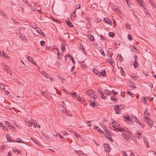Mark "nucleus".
<instances>
[{"label": "nucleus", "mask_w": 156, "mask_h": 156, "mask_svg": "<svg viewBox=\"0 0 156 156\" xmlns=\"http://www.w3.org/2000/svg\"><path fill=\"white\" fill-rule=\"evenodd\" d=\"M60 104L61 107H62V109L61 110L63 112H64L65 111H66V113L68 116H72L71 114L69 113H68L66 111V109H65L66 106L63 101H60Z\"/></svg>", "instance_id": "f257e3e1"}, {"label": "nucleus", "mask_w": 156, "mask_h": 156, "mask_svg": "<svg viewBox=\"0 0 156 156\" xmlns=\"http://www.w3.org/2000/svg\"><path fill=\"white\" fill-rule=\"evenodd\" d=\"M104 135L105 136V137L109 140L111 142H113V140L111 138V136L110 134L109 131L105 132L104 133Z\"/></svg>", "instance_id": "f03ea898"}, {"label": "nucleus", "mask_w": 156, "mask_h": 156, "mask_svg": "<svg viewBox=\"0 0 156 156\" xmlns=\"http://www.w3.org/2000/svg\"><path fill=\"white\" fill-rule=\"evenodd\" d=\"M120 126L119 125H117L116 130H118L119 131L127 133L126 131H127V128H126V129H125L122 127H120Z\"/></svg>", "instance_id": "7ed1b4c3"}, {"label": "nucleus", "mask_w": 156, "mask_h": 156, "mask_svg": "<svg viewBox=\"0 0 156 156\" xmlns=\"http://www.w3.org/2000/svg\"><path fill=\"white\" fill-rule=\"evenodd\" d=\"M134 61L133 63V66L135 68H136L137 66H138L139 64L137 60L138 58L136 55H135L134 56Z\"/></svg>", "instance_id": "20e7f679"}, {"label": "nucleus", "mask_w": 156, "mask_h": 156, "mask_svg": "<svg viewBox=\"0 0 156 156\" xmlns=\"http://www.w3.org/2000/svg\"><path fill=\"white\" fill-rule=\"evenodd\" d=\"M122 135L123 137L128 142H130L132 140L131 139L128 137L127 135L126 134L122 133Z\"/></svg>", "instance_id": "39448f33"}, {"label": "nucleus", "mask_w": 156, "mask_h": 156, "mask_svg": "<svg viewBox=\"0 0 156 156\" xmlns=\"http://www.w3.org/2000/svg\"><path fill=\"white\" fill-rule=\"evenodd\" d=\"M104 147L105 151H108V152H110L111 151V149L109 145L108 144H105L104 145Z\"/></svg>", "instance_id": "423d86ee"}, {"label": "nucleus", "mask_w": 156, "mask_h": 156, "mask_svg": "<svg viewBox=\"0 0 156 156\" xmlns=\"http://www.w3.org/2000/svg\"><path fill=\"white\" fill-rule=\"evenodd\" d=\"M103 21L105 23L110 25H112V22L109 18H104L103 19Z\"/></svg>", "instance_id": "0eeeda50"}, {"label": "nucleus", "mask_w": 156, "mask_h": 156, "mask_svg": "<svg viewBox=\"0 0 156 156\" xmlns=\"http://www.w3.org/2000/svg\"><path fill=\"white\" fill-rule=\"evenodd\" d=\"M98 90L99 94H100L101 96V98L102 99H106V97L105 96H104V94L103 93V92H102L101 90L99 88L98 89Z\"/></svg>", "instance_id": "6e6552de"}, {"label": "nucleus", "mask_w": 156, "mask_h": 156, "mask_svg": "<svg viewBox=\"0 0 156 156\" xmlns=\"http://www.w3.org/2000/svg\"><path fill=\"white\" fill-rule=\"evenodd\" d=\"M114 109L116 114H119V111L120 110L121 108H119V105H117L114 108Z\"/></svg>", "instance_id": "1a4fd4ad"}, {"label": "nucleus", "mask_w": 156, "mask_h": 156, "mask_svg": "<svg viewBox=\"0 0 156 156\" xmlns=\"http://www.w3.org/2000/svg\"><path fill=\"white\" fill-rule=\"evenodd\" d=\"M66 80L65 79L59 77V83H62V86L66 82Z\"/></svg>", "instance_id": "9d476101"}, {"label": "nucleus", "mask_w": 156, "mask_h": 156, "mask_svg": "<svg viewBox=\"0 0 156 156\" xmlns=\"http://www.w3.org/2000/svg\"><path fill=\"white\" fill-rule=\"evenodd\" d=\"M37 28V29L36 31L39 34H41L42 35L45 36V34L44 33L42 32V31L40 28Z\"/></svg>", "instance_id": "9b49d317"}, {"label": "nucleus", "mask_w": 156, "mask_h": 156, "mask_svg": "<svg viewBox=\"0 0 156 156\" xmlns=\"http://www.w3.org/2000/svg\"><path fill=\"white\" fill-rule=\"evenodd\" d=\"M105 70L104 69L101 72L100 71L99 73L98 76H105Z\"/></svg>", "instance_id": "f8f14e48"}, {"label": "nucleus", "mask_w": 156, "mask_h": 156, "mask_svg": "<svg viewBox=\"0 0 156 156\" xmlns=\"http://www.w3.org/2000/svg\"><path fill=\"white\" fill-rule=\"evenodd\" d=\"M87 94L90 97H91L92 94H94V92L92 90H88L87 92Z\"/></svg>", "instance_id": "ddd939ff"}, {"label": "nucleus", "mask_w": 156, "mask_h": 156, "mask_svg": "<svg viewBox=\"0 0 156 156\" xmlns=\"http://www.w3.org/2000/svg\"><path fill=\"white\" fill-rule=\"evenodd\" d=\"M134 117L136 122L137 123H138L139 124L140 126V127H143V125L141 123L139 122V120L135 116H134Z\"/></svg>", "instance_id": "4468645a"}, {"label": "nucleus", "mask_w": 156, "mask_h": 156, "mask_svg": "<svg viewBox=\"0 0 156 156\" xmlns=\"http://www.w3.org/2000/svg\"><path fill=\"white\" fill-rule=\"evenodd\" d=\"M127 84L131 88H135L136 87V86L131 81L128 82H127Z\"/></svg>", "instance_id": "2eb2a0df"}, {"label": "nucleus", "mask_w": 156, "mask_h": 156, "mask_svg": "<svg viewBox=\"0 0 156 156\" xmlns=\"http://www.w3.org/2000/svg\"><path fill=\"white\" fill-rule=\"evenodd\" d=\"M30 26L34 29H36L37 28V25L34 22H31L30 23Z\"/></svg>", "instance_id": "dca6fc26"}, {"label": "nucleus", "mask_w": 156, "mask_h": 156, "mask_svg": "<svg viewBox=\"0 0 156 156\" xmlns=\"http://www.w3.org/2000/svg\"><path fill=\"white\" fill-rule=\"evenodd\" d=\"M41 74L44 76L46 77L48 79L49 77V76L48 75V74L46 73V72H44L43 71H42L41 73Z\"/></svg>", "instance_id": "f3484780"}, {"label": "nucleus", "mask_w": 156, "mask_h": 156, "mask_svg": "<svg viewBox=\"0 0 156 156\" xmlns=\"http://www.w3.org/2000/svg\"><path fill=\"white\" fill-rule=\"evenodd\" d=\"M114 123H112V126H110V128L111 129L113 130H115L116 131V127L115 126V125H114Z\"/></svg>", "instance_id": "a211bd4d"}, {"label": "nucleus", "mask_w": 156, "mask_h": 156, "mask_svg": "<svg viewBox=\"0 0 156 156\" xmlns=\"http://www.w3.org/2000/svg\"><path fill=\"white\" fill-rule=\"evenodd\" d=\"M26 56L27 57V58H28V60L32 64H33L34 61H33V59L32 58H30L28 55H26Z\"/></svg>", "instance_id": "6ab92c4d"}, {"label": "nucleus", "mask_w": 156, "mask_h": 156, "mask_svg": "<svg viewBox=\"0 0 156 156\" xmlns=\"http://www.w3.org/2000/svg\"><path fill=\"white\" fill-rule=\"evenodd\" d=\"M147 122L148 125L150 126L151 127H152L153 126V122L150 119H149V120H148Z\"/></svg>", "instance_id": "aec40b11"}, {"label": "nucleus", "mask_w": 156, "mask_h": 156, "mask_svg": "<svg viewBox=\"0 0 156 156\" xmlns=\"http://www.w3.org/2000/svg\"><path fill=\"white\" fill-rule=\"evenodd\" d=\"M56 48H55L53 49V51L54 52H56V51L57 52V55H58L57 58H58V48L56 47Z\"/></svg>", "instance_id": "412c9836"}, {"label": "nucleus", "mask_w": 156, "mask_h": 156, "mask_svg": "<svg viewBox=\"0 0 156 156\" xmlns=\"http://www.w3.org/2000/svg\"><path fill=\"white\" fill-rule=\"evenodd\" d=\"M131 50H133L134 52H137L138 51L137 50L136 48L134 46H131Z\"/></svg>", "instance_id": "4be33fe9"}, {"label": "nucleus", "mask_w": 156, "mask_h": 156, "mask_svg": "<svg viewBox=\"0 0 156 156\" xmlns=\"http://www.w3.org/2000/svg\"><path fill=\"white\" fill-rule=\"evenodd\" d=\"M124 118L126 119V121H130V120L131 119H130V117L129 115H127L126 116H124Z\"/></svg>", "instance_id": "5701e85b"}, {"label": "nucleus", "mask_w": 156, "mask_h": 156, "mask_svg": "<svg viewBox=\"0 0 156 156\" xmlns=\"http://www.w3.org/2000/svg\"><path fill=\"white\" fill-rule=\"evenodd\" d=\"M32 123L33 124V126L34 127H36L37 124V122L36 121H35L33 119H32Z\"/></svg>", "instance_id": "b1692460"}, {"label": "nucleus", "mask_w": 156, "mask_h": 156, "mask_svg": "<svg viewBox=\"0 0 156 156\" xmlns=\"http://www.w3.org/2000/svg\"><path fill=\"white\" fill-rule=\"evenodd\" d=\"M127 94L130 95L133 98L135 96V95L134 94L132 93L131 91H128L127 92Z\"/></svg>", "instance_id": "393cba45"}, {"label": "nucleus", "mask_w": 156, "mask_h": 156, "mask_svg": "<svg viewBox=\"0 0 156 156\" xmlns=\"http://www.w3.org/2000/svg\"><path fill=\"white\" fill-rule=\"evenodd\" d=\"M31 139L32 140V141L34 142L37 144L39 145V144H40L39 142L37 141V140H35L34 138L31 137Z\"/></svg>", "instance_id": "a878e982"}, {"label": "nucleus", "mask_w": 156, "mask_h": 156, "mask_svg": "<svg viewBox=\"0 0 156 156\" xmlns=\"http://www.w3.org/2000/svg\"><path fill=\"white\" fill-rule=\"evenodd\" d=\"M104 93L105 94H107V95H108L110 93H111V92L109 90H107V89H105L104 90Z\"/></svg>", "instance_id": "bb28decb"}, {"label": "nucleus", "mask_w": 156, "mask_h": 156, "mask_svg": "<svg viewBox=\"0 0 156 156\" xmlns=\"http://www.w3.org/2000/svg\"><path fill=\"white\" fill-rule=\"evenodd\" d=\"M137 133L138 135L139 136H137V138L138 139H139V138H142V134L141 133V132H137Z\"/></svg>", "instance_id": "cd10ccee"}, {"label": "nucleus", "mask_w": 156, "mask_h": 156, "mask_svg": "<svg viewBox=\"0 0 156 156\" xmlns=\"http://www.w3.org/2000/svg\"><path fill=\"white\" fill-rule=\"evenodd\" d=\"M149 2V3L151 4V5L153 6H154L155 5V4L154 2H153V0H147Z\"/></svg>", "instance_id": "c85d7f7f"}, {"label": "nucleus", "mask_w": 156, "mask_h": 156, "mask_svg": "<svg viewBox=\"0 0 156 156\" xmlns=\"http://www.w3.org/2000/svg\"><path fill=\"white\" fill-rule=\"evenodd\" d=\"M66 24L68 26L71 27H73V25L72 24V23L69 21L67 22Z\"/></svg>", "instance_id": "c756f323"}, {"label": "nucleus", "mask_w": 156, "mask_h": 156, "mask_svg": "<svg viewBox=\"0 0 156 156\" xmlns=\"http://www.w3.org/2000/svg\"><path fill=\"white\" fill-rule=\"evenodd\" d=\"M144 143L146 145L147 147L148 148L149 147L148 146V141L147 140L146 138H144Z\"/></svg>", "instance_id": "7c9ffc66"}, {"label": "nucleus", "mask_w": 156, "mask_h": 156, "mask_svg": "<svg viewBox=\"0 0 156 156\" xmlns=\"http://www.w3.org/2000/svg\"><path fill=\"white\" fill-rule=\"evenodd\" d=\"M59 137H60L61 139H63L64 140H66L65 139H67V138L66 137H65L64 136H63L62 135L60 134L59 133Z\"/></svg>", "instance_id": "2f4dec72"}, {"label": "nucleus", "mask_w": 156, "mask_h": 156, "mask_svg": "<svg viewBox=\"0 0 156 156\" xmlns=\"http://www.w3.org/2000/svg\"><path fill=\"white\" fill-rule=\"evenodd\" d=\"M128 39L129 41H132L133 39V38H132V36L130 34H128Z\"/></svg>", "instance_id": "473e14b6"}, {"label": "nucleus", "mask_w": 156, "mask_h": 156, "mask_svg": "<svg viewBox=\"0 0 156 156\" xmlns=\"http://www.w3.org/2000/svg\"><path fill=\"white\" fill-rule=\"evenodd\" d=\"M108 35L109 36L112 37H114L115 35L114 33L112 32H109L108 34Z\"/></svg>", "instance_id": "72a5a7b5"}, {"label": "nucleus", "mask_w": 156, "mask_h": 156, "mask_svg": "<svg viewBox=\"0 0 156 156\" xmlns=\"http://www.w3.org/2000/svg\"><path fill=\"white\" fill-rule=\"evenodd\" d=\"M125 27L128 29H131L130 25L129 24H126L125 25Z\"/></svg>", "instance_id": "f704fd0d"}, {"label": "nucleus", "mask_w": 156, "mask_h": 156, "mask_svg": "<svg viewBox=\"0 0 156 156\" xmlns=\"http://www.w3.org/2000/svg\"><path fill=\"white\" fill-rule=\"evenodd\" d=\"M95 94V92H94V94H92V97H92L93 99H95L97 98V96Z\"/></svg>", "instance_id": "c9c22d12"}, {"label": "nucleus", "mask_w": 156, "mask_h": 156, "mask_svg": "<svg viewBox=\"0 0 156 156\" xmlns=\"http://www.w3.org/2000/svg\"><path fill=\"white\" fill-rule=\"evenodd\" d=\"M93 71L94 73H95V74H96L97 75H98L99 72H98V70H97L96 69H94L93 70Z\"/></svg>", "instance_id": "e433bc0d"}, {"label": "nucleus", "mask_w": 156, "mask_h": 156, "mask_svg": "<svg viewBox=\"0 0 156 156\" xmlns=\"http://www.w3.org/2000/svg\"><path fill=\"white\" fill-rule=\"evenodd\" d=\"M90 40L91 41H94V36L91 35L90 37Z\"/></svg>", "instance_id": "4c0bfd02"}, {"label": "nucleus", "mask_w": 156, "mask_h": 156, "mask_svg": "<svg viewBox=\"0 0 156 156\" xmlns=\"http://www.w3.org/2000/svg\"><path fill=\"white\" fill-rule=\"evenodd\" d=\"M4 67L3 68V69H4L5 70L7 73H8L9 70H8V69L7 66H6V65H5V66H3Z\"/></svg>", "instance_id": "58836bf2"}, {"label": "nucleus", "mask_w": 156, "mask_h": 156, "mask_svg": "<svg viewBox=\"0 0 156 156\" xmlns=\"http://www.w3.org/2000/svg\"><path fill=\"white\" fill-rule=\"evenodd\" d=\"M117 56L118 57H119L120 61H121V60L122 61L123 60V58L120 54H118L117 55Z\"/></svg>", "instance_id": "ea45409f"}, {"label": "nucleus", "mask_w": 156, "mask_h": 156, "mask_svg": "<svg viewBox=\"0 0 156 156\" xmlns=\"http://www.w3.org/2000/svg\"><path fill=\"white\" fill-rule=\"evenodd\" d=\"M76 10H74L71 13V16H74V17H75L76 16Z\"/></svg>", "instance_id": "a19ab883"}, {"label": "nucleus", "mask_w": 156, "mask_h": 156, "mask_svg": "<svg viewBox=\"0 0 156 156\" xmlns=\"http://www.w3.org/2000/svg\"><path fill=\"white\" fill-rule=\"evenodd\" d=\"M18 140H15L14 141V142H18V143H23V140H21L20 139L18 138Z\"/></svg>", "instance_id": "79ce46f5"}, {"label": "nucleus", "mask_w": 156, "mask_h": 156, "mask_svg": "<svg viewBox=\"0 0 156 156\" xmlns=\"http://www.w3.org/2000/svg\"><path fill=\"white\" fill-rule=\"evenodd\" d=\"M0 14L1 16H5V15L3 12L0 9Z\"/></svg>", "instance_id": "37998d69"}, {"label": "nucleus", "mask_w": 156, "mask_h": 156, "mask_svg": "<svg viewBox=\"0 0 156 156\" xmlns=\"http://www.w3.org/2000/svg\"><path fill=\"white\" fill-rule=\"evenodd\" d=\"M142 101L144 102V104H146L147 100L146 98L145 97H144L143 98H142Z\"/></svg>", "instance_id": "c03bdc74"}, {"label": "nucleus", "mask_w": 156, "mask_h": 156, "mask_svg": "<svg viewBox=\"0 0 156 156\" xmlns=\"http://www.w3.org/2000/svg\"><path fill=\"white\" fill-rule=\"evenodd\" d=\"M84 19L85 20L87 21V22H88L89 23H90V19L88 17H85Z\"/></svg>", "instance_id": "a18cd8bd"}, {"label": "nucleus", "mask_w": 156, "mask_h": 156, "mask_svg": "<svg viewBox=\"0 0 156 156\" xmlns=\"http://www.w3.org/2000/svg\"><path fill=\"white\" fill-rule=\"evenodd\" d=\"M120 72L121 73V74L122 75H124V70L122 68H121V69H120Z\"/></svg>", "instance_id": "49530a36"}, {"label": "nucleus", "mask_w": 156, "mask_h": 156, "mask_svg": "<svg viewBox=\"0 0 156 156\" xmlns=\"http://www.w3.org/2000/svg\"><path fill=\"white\" fill-rule=\"evenodd\" d=\"M8 135H6L7 138V139L8 140V141H9V142H14V141H15L14 140H12V139H8V138L7 137V136H8Z\"/></svg>", "instance_id": "de8ad7c7"}, {"label": "nucleus", "mask_w": 156, "mask_h": 156, "mask_svg": "<svg viewBox=\"0 0 156 156\" xmlns=\"http://www.w3.org/2000/svg\"><path fill=\"white\" fill-rule=\"evenodd\" d=\"M65 47L63 44H61V48L62 50H64L65 49Z\"/></svg>", "instance_id": "09e8293b"}, {"label": "nucleus", "mask_w": 156, "mask_h": 156, "mask_svg": "<svg viewBox=\"0 0 156 156\" xmlns=\"http://www.w3.org/2000/svg\"><path fill=\"white\" fill-rule=\"evenodd\" d=\"M111 99L112 101L113 100H116V97L114 96H112L111 97Z\"/></svg>", "instance_id": "8fccbe9b"}, {"label": "nucleus", "mask_w": 156, "mask_h": 156, "mask_svg": "<svg viewBox=\"0 0 156 156\" xmlns=\"http://www.w3.org/2000/svg\"><path fill=\"white\" fill-rule=\"evenodd\" d=\"M70 94H71L73 98H75L76 95V93L75 92H74L72 93H70Z\"/></svg>", "instance_id": "3c124183"}, {"label": "nucleus", "mask_w": 156, "mask_h": 156, "mask_svg": "<svg viewBox=\"0 0 156 156\" xmlns=\"http://www.w3.org/2000/svg\"><path fill=\"white\" fill-rule=\"evenodd\" d=\"M94 129L95 130H97L98 131H100L101 130L99 128L98 126H95L94 127Z\"/></svg>", "instance_id": "603ef678"}, {"label": "nucleus", "mask_w": 156, "mask_h": 156, "mask_svg": "<svg viewBox=\"0 0 156 156\" xmlns=\"http://www.w3.org/2000/svg\"><path fill=\"white\" fill-rule=\"evenodd\" d=\"M45 42L44 41H40V44L42 46H44V44H45Z\"/></svg>", "instance_id": "864d4df0"}, {"label": "nucleus", "mask_w": 156, "mask_h": 156, "mask_svg": "<svg viewBox=\"0 0 156 156\" xmlns=\"http://www.w3.org/2000/svg\"><path fill=\"white\" fill-rule=\"evenodd\" d=\"M150 97H147V99L148 100H149V101H151L153 99V98H150Z\"/></svg>", "instance_id": "5fc2aeb1"}, {"label": "nucleus", "mask_w": 156, "mask_h": 156, "mask_svg": "<svg viewBox=\"0 0 156 156\" xmlns=\"http://www.w3.org/2000/svg\"><path fill=\"white\" fill-rule=\"evenodd\" d=\"M100 53L102 55H103L104 56H105V54L104 53V52L103 50H100Z\"/></svg>", "instance_id": "6e6d98bb"}, {"label": "nucleus", "mask_w": 156, "mask_h": 156, "mask_svg": "<svg viewBox=\"0 0 156 156\" xmlns=\"http://www.w3.org/2000/svg\"><path fill=\"white\" fill-rule=\"evenodd\" d=\"M111 92H113V94L115 95H116L117 94H118V93L117 92H115L114 90H112Z\"/></svg>", "instance_id": "4d7b16f0"}, {"label": "nucleus", "mask_w": 156, "mask_h": 156, "mask_svg": "<svg viewBox=\"0 0 156 156\" xmlns=\"http://www.w3.org/2000/svg\"><path fill=\"white\" fill-rule=\"evenodd\" d=\"M27 125H28V126H31L33 125V124L32 123V122H28Z\"/></svg>", "instance_id": "13d9d810"}, {"label": "nucleus", "mask_w": 156, "mask_h": 156, "mask_svg": "<svg viewBox=\"0 0 156 156\" xmlns=\"http://www.w3.org/2000/svg\"><path fill=\"white\" fill-rule=\"evenodd\" d=\"M3 124L1 122H0V126L1 127H2V128L3 129H4L5 128V126H3Z\"/></svg>", "instance_id": "bf43d9fd"}, {"label": "nucleus", "mask_w": 156, "mask_h": 156, "mask_svg": "<svg viewBox=\"0 0 156 156\" xmlns=\"http://www.w3.org/2000/svg\"><path fill=\"white\" fill-rule=\"evenodd\" d=\"M11 20L13 22V23H14L15 24H17V23H19L18 22H15L14 20L12 19H11Z\"/></svg>", "instance_id": "052dcab7"}, {"label": "nucleus", "mask_w": 156, "mask_h": 156, "mask_svg": "<svg viewBox=\"0 0 156 156\" xmlns=\"http://www.w3.org/2000/svg\"><path fill=\"white\" fill-rule=\"evenodd\" d=\"M95 105V103L94 101H93L91 103V106L93 107H94Z\"/></svg>", "instance_id": "680f3d73"}, {"label": "nucleus", "mask_w": 156, "mask_h": 156, "mask_svg": "<svg viewBox=\"0 0 156 156\" xmlns=\"http://www.w3.org/2000/svg\"><path fill=\"white\" fill-rule=\"evenodd\" d=\"M126 132H127V133L128 132L129 133V136H131L132 135V133L130 131H129L128 129H127V131H126Z\"/></svg>", "instance_id": "e2e57ef3"}, {"label": "nucleus", "mask_w": 156, "mask_h": 156, "mask_svg": "<svg viewBox=\"0 0 156 156\" xmlns=\"http://www.w3.org/2000/svg\"><path fill=\"white\" fill-rule=\"evenodd\" d=\"M80 48L81 49L82 51H85V48H84L82 46H80Z\"/></svg>", "instance_id": "0e129e2a"}, {"label": "nucleus", "mask_w": 156, "mask_h": 156, "mask_svg": "<svg viewBox=\"0 0 156 156\" xmlns=\"http://www.w3.org/2000/svg\"><path fill=\"white\" fill-rule=\"evenodd\" d=\"M42 94L44 95L45 96V97H46L47 95H48V94L45 92H42Z\"/></svg>", "instance_id": "69168bd1"}, {"label": "nucleus", "mask_w": 156, "mask_h": 156, "mask_svg": "<svg viewBox=\"0 0 156 156\" xmlns=\"http://www.w3.org/2000/svg\"><path fill=\"white\" fill-rule=\"evenodd\" d=\"M51 18L54 21H55L56 22L58 23V20H56V19H55L53 18H52V17H51Z\"/></svg>", "instance_id": "338daca9"}, {"label": "nucleus", "mask_w": 156, "mask_h": 156, "mask_svg": "<svg viewBox=\"0 0 156 156\" xmlns=\"http://www.w3.org/2000/svg\"><path fill=\"white\" fill-rule=\"evenodd\" d=\"M62 133V134L64 136H65V135H66V134H68V133L65 131H64L63 133Z\"/></svg>", "instance_id": "774afa93"}]
</instances>
